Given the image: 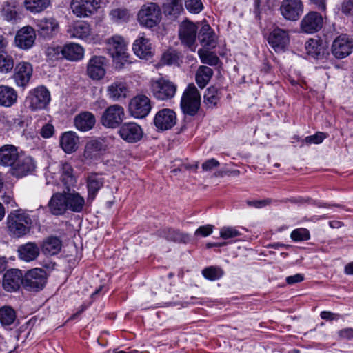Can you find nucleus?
Here are the masks:
<instances>
[{
    "instance_id": "1",
    "label": "nucleus",
    "mask_w": 353,
    "mask_h": 353,
    "mask_svg": "<svg viewBox=\"0 0 353 353\" xmlns=\"http://www.w3.org/2000/svg\"><path fill=\"white\" fill-rule=\"evenodd\" d=\"M32 224L30 216L22 210L11 212L6 219L8 233L14 238H20L29 233Z\"/></svg>"
},
{
    "instance_id": "2",
    "label": "nucleus",
    "mask_w": 353,
    "mask_h": 353,
    "mask_svg": "<svg viewBox=\"0 0 353 353\" xmlns=\"http://www.w3.org/2000/svg\"><path fill=\"white\" fill-rule=\"evenodd\" d=\"M161 19V10L155 3L148 2L143 4L137 13L139 23L145 28L157 26Z\"/></svg>"
},
{
    "instance_id": "3",
    "label": "nucleus",
    "mask_w": 353,
    "mask_h": 353,
    "mask_svg": "<svg viewBox=\"0 0 353 353\" xmlns=\"http://www.w3.org/2000/svg\"><path fill=\"white\" fill-rule=\"evenodd\" d=\"M201 105V95L194 84H189L183 92L181 100V108L185 114L194 116Z\"/></svg>"
},
{
    "instance_id": "4",
    "label": "nucleus",
    "mask_w": 353,
    "mask_h": 353,
    "mask_svg": "<svg viewBox=\"0 0 353 353\" xmlns=\"http://www.w3.org/2000/svg\"><path fill=\"white\" fill-rule=\"evenodd\" d=\"M107 50L115 63L128 61L127 43L124 38L114 35L106 40Z\"/></svg>"
},
{
    "instance_id": "5",
    "label": "nucleus",
    "mask_w": 353,
    "mask_h": 353,
    "mask_svg": "<svg viewBox=\"0 0 353 353\" xmlns=\"http://www.w3.org/2000/svg\"><path fill=\"white\" fill-rule=\"evenodd\" d=\"M150 91L157 99L168 100L175 95L176 85L169 80L159 78L150 81Z\"/></svg>"
},
{
    "instance_id": "6",
    "label": "nucleus",
    "mask_w": 353,
    "mask_h": 353,
    "mask_svg": "<svg viewBox=\"0 0 353 353\" xmlns=\"http://www.w3.org/2000/svg\"><path fill=\"white\" fill-rule=\"evenodd\" d=\"M50 101V92L44 86H39L31 90L26 99L28 108L32 111L46 108Z\"/></svg>"
},
{
    "instance_id": "7",
    "label": "nucleus",
    "mask_w": 353,
    "mask_h": 353,
    "mask_svg": "<svg viewBox=\"0 0 353 353\" xmlns=\"http://www.w3.org/2000/svg\"><path fill=\"white\" fill-rule=\"evenodd\" d=\"M125 118L124 108L118 104L108 107L101 117V124L108 128H116Z\"/></svg>"
},
{
    "instance_id": "8",
    "label": "nucleus",
    "mask_w": 353,
    "mask_h": 353,
    "mask_svg": "<svg viewBox=\"0 0 353 353\" xmlns=\"http://www.w3.org/2000/svg\"><path fill=\"white\" fill-rule=\"evenodd\" d=\"M46 272L41 268L29 270L23 277V286L29 291H39L46 283Z\"/></svg>"
},
{
    "instance_id": "9",
    "label": "nucleus",
    "mask_w": 353,
    "mask_h": 353,
    "mask_svg": "<svg viewBox=\"0 0 353 353\" xmlns=\"http://www.w3.org/2000/svg\"><path fill=\"white\" fill-rule=\"evenodd\" d=\"M197 29L196 24L190 21H183L179 26V35L181 43L192 52L196 50L195 41Z\"/></svg>"
},
{
    "instance_id": "10",
    "label": "nucleus",
    "mask_w": 353,
    "mask_h": 353,
    "mask_svg": "<svg viewBox=\"0 0 353 353\" xmlns=\"http://www.w3.org/2000/svg\"><path fill=\"white\" fill-rule=\"evenodd\" d=\"M353 50V39L345 35L337 37L333 41L331 51L333 56L341 59L349 56Z\"/></svg>"
},
{
    "instance_id": "11",
    "label": "nucleus",
    "mask_w": 353,
    "mask_h": 353,
    "mask_svg": "<svg viewBox=\"0 0 353 353\" xmlns=\"http://www.w3.org/2000/svg\"><path fill=\"white\" fill-rule=\"evenodd\" d=\"M67 34L71 39H78L85 41L93 39L91 26L85 21H77L71 23L68 27Z\"/></svg>"
},
{
    "instance_id": "12",
    "label": "nucleus",
    "mask_w": 353,
    "mask_h": 353,
    "mask_svg": "<svg viewBox=\"0 0 353 353\" xmlns=\"http://www.w3.org/2000/svg\"><path fill=\"white\" fill-rule=\"evenodd\" d=\"M152 108L150 99L145 95L134 97L129 105V110L134 118H144Z\"/></svg>"
},
{
    "instance_id": "13",
    "label": "nucleus",
    "mask_w": 353,
    "mask_h": 353,
    "mask_svg": "<svg viewBox=\"0 0 353 353\" xmlns=\"http://www.w3.org/2000/svg\"><path fill=\"white\" fill-rule=\"evenodd\" d=\"M118 133L123 140L130 143L138 142L143 135L141 127L134 122L123 123L120 126Z\"/></svg>"
},
{
    "instance_id": "14",
    "label": "nucleus",
    "mask_w": 353,
    "mask_h": 353,
    "mask_svg": "<svg viewBox=\"0 0 353 353\" xmlns=\"http://www.w3.org/2000/svg\"><path fill=\"white\" fill-rule=\"evenodd\" d=\"M36 168L34 159L29 156H19L10 168V173L16 177H23L32 173Z\"/></svg>"
},
{
    "instance_id": "15",
    "label": "nucleus",
    "mask_w": 353,
    "mask_h": 353,
    "mask_svg": "<svg viewBox=\"0 0 353 353\" xmlns=\"http://www.w3.org/2000/svg\"><path fill=\"white\" fill-rule=\"evenodd\" d=\"M134 54L141 59L148 60L154 54V48L148 38L144 34H140L132 44Z\"/></svg>"
},
{
    "instance_id": "16",
    "label": "nucleus",
    "mask_w": 353,
    "mask_h": 353,
    "mask_svg": "<svg viewBox=\"0 0 353 353\" xmlns=\"http://www.w3.org/2000/svg\"><path fill=\"white\" fill-rule=\"evenodd\" d=\"M23 284V275L19 269H10L3 275L2 286L8 292H14Z\"/></svg>"
},
{
    "instance_id": "17",
    "label": "nucleus",
    "mask_w": 353,
    "mask_h": 353,
    "mask_svg": "<svg viewBox=\"0 0 353 353\" xmlns=\"http://www.w3.org/2000/svg\"><path fill=\"white\" fill-rule=\"evenodd\" d=\"M280 10L285 19L296 21L303 12V4L301 0H283Z\"/></svg>"
},
{
    "instance_id": "18",
    "label": "nucleus",
    "mask_w": 353,
    "mask_h": 353,
    "mask_svg": "<svg viewBox=\"0 0 353 353\" xmlns=\"http://www.w3.org/2000/svg\"><path fill=\"white\" fill-rule=\"evenodd\" d=\"M176 123V115L170 109L165 108L159 110L155 115L154 123L155 127L161 131L171 129Z\"/></svg>"
},
{
    "instance_id": "19",
    "label": "nucleus",
    "mask_w": 353,
    "mask_h": 353,
    "mask_svg": "<svg viewBox=\"0 0 353 353\" xmlns=\"http://www.w3.org/2000/svg\"><path fill=\"white\" fill-rule=\"evenodd\" d=\"M323 19L321 14L316 12H310L302 19L300 28L303 32L312 34L321 29Z\"/></svg>"
},
{
    "instance_id": "20",
    "label": "nucleus",
    "mask_w": 353,
    "mask_h": 353,
    "mask_svg": "<svg viewBox=\"0 0 353 353\" xmlns=\"http://www.w3.org/2000/svg\"><path fill=\"white\" fill-rule=\"evenodd\" d=\"M39 34L46 39L55 36L59 30V24L54 17H44L36 21Z\"/></svg>"
},
{
    "instance_id": "21",
    "label": "nucleus",
    "mask_w": 353,
    "mask_h": 353,
    "mask_svg": "<svg viewBox=\"0 0 353 353\" xmlns=\"http://www.w3.org/2000/svg\"><path fill=\"white\" fill-rule=\"evenodd\" d=\"M106 58L103 56H94L88 61L87 74L93 80H100L105 74Z\"/></svg>"
},
{
    "instance_id": "22",
    "label": "nucleus",
    "mask_w": 353,
    "mask_h": 353,
    "mask_svg": "<svg viewBox=\"0 0 353 353\" xmlns=\"http://www.w3.org/2000/svg\"><path fill=\"white\" fill-rule=\"evenodd\" d=\"M32 72V65L28 62L21 61L15 66L12 78L17 86L24 88L30 82Z\"/></svg>"
},
{
    "instance_id": "23",
    "label": "nucleus",
    "mask_w": 353,
    "mask_h": 353,
    "mask_svg": "<svg viewBox=\"0 0 353 353\" xmlns=\"http://www.w3.org/2000/svg\"><path fill=\"white\" fill-rule=\"evenodd\" d=\"M99 6V2L94 1L72 0L70 4L73 14L77 17H89L93 14Z\"/></svg>"
},
{
    "instance_id": "24",
    "label": "nucleus",
    "mask_w": 353,
    "mask_h": 353,
    "mask_svg": "<svg viewBox=\"0 0 353 353\" xmlns=\"http://www.w3.org/2000/svg\"><path fill=\"white\" fill-rule=\"evenodd\" d=\"M35 39L36 33L34 28L28 26L17 31L14 42L19 48L27 50L33 46Z\"/></svg>"
},
{
    "instance_id": "25",
    "label": "nucleus",
    "mask_w": 353,
    "mask_h": 353,
    "mask_svg": "<svg viewBox=\"0 0 353 353\" xmlns=\"http://www.w3.org/2000/svg\"><path fill=\"white\" fill-rule=\"evenodd\" d=\"M269 44L276 52L282 51L289 43L288 32L279 28H274L269 34Z\"/></svg>"
},
{
    "instance_id": "26",
    "label": "nucleus",
    "mask_w": 353,
    "mask_h": 353,
    "mask_svg": "<svg viewBox=\"0 0 353 353\" xmlns=\"http://www.w3.org/2000/svg\"><path fill=\"white\" fill-rule=\"evenodd\" d=\"M88 197L87 202L92 203L99 190L103 186L104 178L97 173H92L87 178Z\"/></svg>"
},
{
    "instance_id": "27",
    "label": "nucleus",
    "mask_w": 353,
    "mask_h": 353,
    "mask_svg": "<svg viewBox=\"0 0 353 353\" xmlns=\"http://www.w3.org/2000/svg\"><path fill=\"white\" fill-rule=\"evenodd\" d=\"M66 190L65 193L68 210L77 213L82 212L85 205L84 197L79 192L71 190L70 188Z\"/></svg>"
},
{
    "instance_id": "28",
    "label": "nucleus",
    "mask_w": 353,
    "mask_h": 353,
    "mask_svg": "<svg viewBox=\"0 0 353 353\" xmlns=\"http://www.w3.org/2000/svg\"><path fill=\"white\" fill-rule=\"evenodd\" d=\"M48 208L54 215L63 214L68 210L65 191L54 194L48 202Z\"/></svg>"
},
{
    "instance_id": "29",
    "label": "nucleus",
    "mask_w": 353,
    "mask_h": 353,
    "mask_svg": "<svg viewBox=\"0 0 353 353\" xmlns=\"http://www.w3.org/2000/svg\"><path fill=\"white\" fill-rule=\"evenodd\" d=\"M19 258L26 262L37 259L40 253L39 245L34 242H28L20 245L17 250Z\"/></svg>"
},
{
    "instance_id": "30",
    "label": "nucleus",
    "mask_w": 353,
    "mask_h": 353,
    "mask_svg": "<svg viewBox=\"0 0 353 353\" xmlns=\"http://www.w3.org/2000/svg\"><path fill=\"white\" fill-rule=\"evenodd\" d=\"M96 123L94 115L90 112H82L75 116L74 123L77 129L87 132L93 128Z\"/></svg>"
},
{
    "instance_id": "31",
    "label": "nucleus",
    "mask_w": 353,
    "mask_h": 353,
    "mask_svg": "<svg viewBox=\"0 0 353 353\" xmlns=\"http://www.w3.org/2000/svg\"><path fill=\"white\" fill-rule=\"evenodd\" d=\"M19 156L18 149L12 145H5L0 148V165L11 168Z\"/></svg>"
},
{
    "instance_id": "32",
    "label": "nucleus",
    "mask_w": 353,
    "mask_h": 353,
    "mask_svg": "<svg viewBox=\"0 0 353 353\" xmlns=\"http://www.w3.org/2000/svg\"><path fill=\"white\" fill-rule=\"evenodd\" d=\"M198 38L203 48L213 49L216 46V35L208 24H205L201 27Z\"/></svg>"
},
{
    "instance_id": "33",
    "label": "nucleus",
    "mask_w": 353,
    "mask_h": 353,
    "mask_svg": "<svg viewBox=\"0 0 353 353\" xmlns=\"http://www.w3.org/2000/svg\"><path fill=\"white\" fill-rule=\"evenodd\" d=\"M128 92V89L126 83L122 80H117L107 88L108 97L114 101L125 98Z\"/></svg>"
},
{
    "instance_id": "34",
    "label": "nucleus",
    "mask_w": 353,
    "mask_h": 353,
    "mask_svg": "<svg viewBox=\"0 0 353 353\" xmlns=\"http://www.w3.org/2000/svg\"><path fill=\"white\" fill-rule=\"evenodd\" d=\"M79 139L74 132H66L60 139V145L65 152L68 154L75 152L78 148Z\"/></svg>"
},
{
    "instance_id": "35",
    "label": "nucleus",
    "mask_w": 353,
    "mask_h": 353,
    "mask_svg": "<svg viewBox=\"0 0 353 353\" xmlns=\"http://www.w3.org/2000/svg\"><path fill=\"white\" fill-rule=\"evenodd\" d=\"M63 56L70 61H79L83 58L84 49L79 44L68 43L63 46Z\"/></svg>"
},
{
    "instance_id": "36",
    "label": "nucleus",
    "mask_w": 353,
    "mask_h": 353,
    "mask_svg": "<svg viewBox=\"0 0 353 353\" xmlns=\"http://www.w3.org/2000/svg\"><path fill=\"white\" fill-rule=\"evenodd\" d=\"M105 150L103 142L99 139H92L85 145L83 156L87 159H94L99 157L102 151Z\"/></svg>"
},
{
    "instance_id": "37",
    "label": "nucleus",
    "mask_w": 353,
    "mask_h": 353,
    "mask_svg": "<svg viewBox=\"0 0 353 353\" xmlns=\"http://www.w3.org/2000/svg\"><path fill=\"white\" fill-rule=\"evenodd\" d=\"M61 248L62 242L56 236L46 238L41 245L42 252L49 256L57 254L61 251Z\"/></svg>"
},
{
    "instance_id": "38",
    "label": "nucleus",
    "mask_w": 353,
    "mask_h": 353,
    "mask_svg": "<svg viewBox=\"0 0 353 353\" xmlns=\"http://www.w3.org/2000/svg\"><path fill=\"white\" fill-rule=\"evenodd\" d=\"M17 93L14 88L7 85H0V105L11 107L17 102Z\"/></svg>"
},
{
    "instance_id": "39",
    "label": "nucleus",
    "mask_w": 353,
    "mask_h": 353,
    "mask_svg": "<svg viewBox=\"0 0 353 353\" xmlns=\"http://www.w3.org/2000/svg\"><path fill=\"white\" fill-rule=\"evenodd\" d=\"M159 235L166 240L177 243H187L190 241V235L183 233L179 230L165 228L159 232Z\"/></svg>"
},
{
    "instance_id": "40",
    "label": "nucleus",
    "mask_w": 353,
    "mask_h": 353,
    "mask_svg": "<svg viewBox=\"0 0 353 353\" xmlns=\"http://www.w3.org/2000/svg\"><path fill=\"white\" fill-rule=\"evenodd\" d=\"M61 179L65 189L73 188L76 185L77 179L73 174V168L68 163L62 164L61 169Z\"/></svg>"
},
{
    "instance_id": "41",
    "label": "nucleus",
    "mask_w": 353,
    "mask_h": 353,
    "mask_svg": "<svg viewBox=\"0 0 353 353\" xmlns=\"http://www.w3.org/2000/svg\"><path fill=\"white\" fill-rule=\"evenodd\" d=\"M1 17L7 21H15L18 18V11L15 2L5 1L0 9Z\"/></svg>"
},
{
    "instance_id": "42",
    "label": "nucleus",
    "mask_w": 353,
    "mask_h": 353,
    "mask_svg": "<svg viewBox=\"0 0 353 353\" xmlns=\"http://www.w3.org/2000/svg\"><path fill=\"white\" fill-rule=\"evenodd\" d=\"M109 17L112 22L119 24L128 22L131 17V14L127 8L118 7L110 10Z\"/></svg>"
},
{
    "instance_id": "43",
    "label": "nucleus",
    "mask_w": 353,
    "mask_h": 353,
    "mask_svg": "<svg viewBox=\"0 0 353 353\" xmlns=\"http://www.w3.org/2000/svg\"><path fill=\"white\" fill-rule=\"evenodd\" d=\"M305 47L307 54L313 58L321 59L324 55V47L319 43L318 40L310 39L305 43Z\"/></svg>"
},
{
    "instance_id": "44",
    "label": "nucleus",
    "mask_w": 353,
    "mask_h": 353,
    "mask_svg": "<svg viewBox=\"0 0 353 353\" xmlns=\"http://www.w3.org/2000/svg\"><path fill=\"white\" fill-rule=\"evenodd\" d=\"M213 75V70L208 66H200L196 73V81L199 88H203Z\"/></svg>"
},
{
    "instance_id": "45",
    "label": "nucleus",
    "mask_w": 353,
    "mask_h": 353,
    "mask_svg": "<svg viewBox=\"0 0 353 353\" xmlns=\"http://www.w3.org/2000/svg\"><path fill=\"white\" fill-rule=\"evenodd\" d=\"M25 8L32 13H40L50 5V0H25Z\"/></svg>"
},
{
    "instance_id": "46",
    "label": "nucleus",
    "mask_w": 353,
    "mask_h": 353,
    "mask_svg": "<svg viewBox=\"0 0 353 353\" xmlns=\"http://www.w3.org/2000/svg\"><path fill=\"white\" fill-rule=\"evenodd\" d=\"M16 318V312L10 306L5 305L0 307V323L3 326L12 325Z\"/></svg>"
},
{
    "instance_id": "47",
    "label": "nucleus",
    "mask_w": 353,
    "mask_h": 353,
    "mask_svg": "<svg viewBox=\"0 0 353 353\" xmlns=\"http://www.w3.org/2000/svg\"><path fill=\"white\" fill-rule=\"evenodd\" d=\"M204 103L208 107L213 108L219 101L218 89L214 86L208 88L204 94Z\"/></svg>"
},
{
    "instance_id": "48",
    "label": "nucleus",
    "mask_w": 353,
    "mask_h": 353,
    "mask_svg": "<svg viewBox=\"0 0 353 353\" xmlns=\"http://www.w3.org/2000/svg\"><path fill=\"white\" fill-rule=\"evenodd\" d=\"M198 54L201 63L204 64L216 65L219 61V57L214 52L208 50V49H199Z\"/></svg>"
},
{
    "instance_id": "49",
    "label": "nucleus",
    "mask_w": 353,
    "mask_h": 353,
    "mask_svg": "<svg viewBox=\"0 0 353 353\" xmlns=\"http://www.w3.org/2000/svg\"><path fill=\"white\" fill-rule=\"evenodd\" d=\"M181 57L179 54L175 50H170L165 52L161 59V63L163 65H179Z\"/></svg>"
},
{
    "instance_id": "50",
    "label": "nucleus",
    "mask_w": 353,
    "mask_h": 353,
    "mask_svg": "<svg viewBox=\"0 0 353 353\" xmlns=\"http://www.w3.org/2000/svg\"><path fill=\"white\" fill-rule=\"evenodd\" d=\"M14 67L13 58L6 52H0V72L8 73Z\"/></svg>"
},
{
    "instance_id": "51",
    "label": "nucleus",
    "mask_w": 353,
    "mask_h": 353,
    "mask_svg": "<svg viewBox=\"0 0 353 353\" xmlns=\"http://www.w3.org/2000/svg\"><path fill=\"white\" fill-rule=\"evenodd\" d=\"M202 274L208 280L215 281L223 275V271L219 267L210 266L202 270Z\"/></svg>"
},
{
    "instance_id": "52",
    "label": "nucleus",
    "mask_w": 353,
    "mask_h": 353,
    "mask_svg": "<svg viewBox=\"0 0 353 353\" xmlns=\"http://www.w3.org/2000/svg\"><path fill=\"white\" fill-rule=\"evenodd\" d=\"M290 236L294 241H306L310 237L308 230L303 228L294 230Z\"/></svg>"
},
{
    "instance_id": "53",
    "label": "nucleus",
    "mask_w": 353,
    "mask_h": 353,
    "mask_svg": "<svg viewBox=\"0 0 353 353\" xmlns=\"http://www.w3.org/2000/svg\"><path fill=\"white\" fill-rule=\"evenodd\" d=\"M185 6L186 9L192 14H198L203 8L201 0H185Z\"/></svg>"
},
{
    "instance_id": "54",
    "label": "nucleus",
    "mask_w": 353,
    "mask_h": 353,
    "mask_svg": "<svg viewBox=\"0 0 353 353\" xmlns=\"http://www.w3.org/2000/svg\"><path fill=\"white\" fill-rule=\"evenodd\" d=\"M46 54L50 59H59L63 58V46H52L47 48Z\"/></svg>"
},
{
    "instance_id": "55",
    "label": "nucleus",
    "mask_w": 353,
    "mask_h": 353,
    "mask_svg": "<svg viewBox=\"0 0 353 353\" xmlns=\"http://www.w3.org/2000/svg\"><path fill=\"white\" fill-rule=\"evenodd\" d=\"M241 235V233L233 227H223L220 230V236L223 239L234 238Z\"/></svg>"
},
{
    "instance_id": "56",
    "label": "nucleus",
    "mask_w": 353,
    "mask_h": 353,
    "mask_svg": "<svg viewBox=\"0 0 353 353\" xmlns=\"http://www.w3.org/2000/svg\"><path fill=\"white\" fill-rule=\"evenodd\" d=\"M326 137V134L318 132L313 135L306 137L303 141L307 145L319 144L322 143Z\"/></svg>"
},
{
    "instance_id": "57",
    "label": "nucleus",
    "mask_w": 353,
    "mask_h": 353,
    "mask_svg": "<svg viewBox=\"0 0 353 353\" xmlns=\"http://www.w3.org/2000/svg\"><path fill=\"white\" fill-rule=\"evenodd\" d=\"M167 11L169 14L177 16L182 10V4L179 0H172L171 2L166 7Z\"/></svg>"
},
{
    "instance_id": "58",
    "label": "nucleus",
    "mask_w": 353,
    "mask_h": 353,
    "mask_svg": "<svg viewBox=\"0 0 353 353\" xmlns=\"http://www.w3.org/2000/svg\"><path fill=\"white\" fill-rule=\"evenodd\" d=\"M214 229V225H205L203 226H200L194 232L195 236H203L206 237L210 235Z\"/></svg>"
},
{
    "instance_id": "59",
    "label": "nucleus",
    "mask_w": 353,
    "mask_h": 353,
    "mask_svg": "<svg viewBox=\"0 0 353 353\" xmlns=\"http://www.w3.org/2000/svg\"><path fill=\"white\" fill-rule=\"evenodd\" d=\"M341 10L345 15H353V0H343Z\"/></svg>"
},
{
    "instance_id": "60",
    "label": "nucleus",
    "mask_w": 353,
    "mask_h": 353,
    "mask_svg": "<svg viewBox=\"0 0 353 353\" xmlns=\"http://www.w3.org/2000/svg\"><path fill=\"white\" fill-rule=\"evenodd\" d=\"M219 165V162L215 159L212 158L207 160L202 164V169L203 171L209 172Z\"/></svg>"
},
{
    "instance_id": "61",
    "label": "nucleus",
    "mask_w": 353,
    "mask_h": 353,
    "mask_svg": "<svg viewBox=\"0 0 353 353\" xmlns=\"http://www.w3.org/2000/svg\"><path fill=\"white\" fill-rule=\"evenodd\" d=\"M54 132V126L51 124H46L41 130V135L44 138H49L52 136Z\"/></svg>"
},
{
    "instance_id": "62",
    "label": "nucleus",
    "mask_w": 353,
    "mask_h": 353,
    "mask_svg": "<svg viewBox=\"0 0 353 353\" xmlns=\"http://www.w3.org/2000/svg\"><path fill=\"white\" fill-rule=\"evenodd\" d=\"M339 336L343 339L350 340L353 339V328L347 327L342 329L338 332Z\"/></svg>"
},
{
    "instance_id": "63",
    "label": "nucleus",
    "mask_w": 353,
    "mask_h": 353,
    "mask_svg": "<svg viewBox=\"0 0 353 353\" xmlns=\"http://www.w3.org/2000/svg\"><path fill=\"white\" fill-rule=\"evenodd\" d=\"M304 280V276L301 274H296L292 276L286 277L285 281L288 284L293 285L297 283H300Z\"/></svg>"
},
{
    "instance_id": "64",
    "label": "nucleus",
    "mask_w": 353,
    "mask_h": 353,
    "mask_svg": "<svg viewBox=\"0 0 353 353\" xmlns=\"http://www.w3.org/2000/svg\"><path fill=\"white\" fill-rule=\"evenodd\" d=\"M270 200L265 199V200H259V201H248L247 204L250 206H254L256 208H260L262 207H264L270 203Z\"/></svg>"
}]
</instances>
